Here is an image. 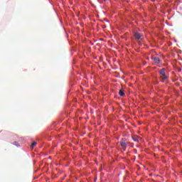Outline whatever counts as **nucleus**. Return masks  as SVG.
<instances>
[{
  "mask_svg": "<svg viewBox=\"0 0 182 182\" xmlns=\"http://www.w3.org/2000/svg\"><path fill=\"white\" fill-rule=\"evenodd\" d=\"M161 82H164V80L168 79V75L166 73V68H162L159 71Z\"/></svg>",
  "mask_w": 182,
  "mask_h": 182,
  "instance_id": "nucleus-1",
  "label": "nucleus"
},
{
  "mask_svg": "<svg viewBox=\"0 0 182 182\" xmlns=\"http://www.w3.org/2000/svg\"><path fill=\"white\" fill-rule=\"evenodd\" d=\"M121 146L122 147L124 151H126L128 143L126 141V139H122L120 142Z\"/></svg>",
  "mask_w": 182,
  "mask_h": 182,
  "instance_id": "nucleus-2",
  "label": "nucleus"
},
{
  "mask_svg": "<svg viewBox=\"0 0 182 182\" xmlns=\"http://www.w3.org/2000/svg\"><path fill=\"white\" fill-rule=\"evenodd\" d=\"M151 59L154 62V63H160V62H161L159 57L151 56Z\"/></svg>",
  "mask_w": 182,
  "mask_h": 182,
  "instance_id": "nucleus-3",
  "label": "nucleus"
},
{
  "mask_svg": "<svg viewBox=\"0 0 182 182\" xmlns=\"http://www.w3.org/2000/svg\"><path fill=\"white\" fill-rule=\"evenodd\" d=\"M134 36L135 39L139 41V40H140V38H141V34H140V33H134Z\"/></svg>",
  "mask_w": 182,
  "mask_h": 182,
  "instance_id": "nucleus-4",
  "label": "nucleus"
},
{
  "mask_svg": "<svg viewBox=\"0 0 182 182\" xmlns=\"http://www.w3.org/2000/svg\"><path fill=\"white\" fill-rule=\"evenodd\" d=\"M132 139H133L136 143H139V141H140V140H141V138H140L139 136H132Z\"/></svg>",
  "mask_w": 182,
  "mask_h": 182,
  "instance_id": "nucleus-5",
  "label": "nucleus"
},
{
  "mask_svg": "<svg viewBox=\"0 0 182 182\" xmlns=\"http://www.w3.org/2000/svg\"><path fill=\"white\" fill-rule=\"evenodd\" d=\"M36 144H38V143H36V141H34L31 144V145L30 146L31 149H33L35 147V146H36Z\"/></svg>",
  "mask_w": 182,
  "mask_h": 182,
  "instance_id": "nucleus-6",
  "label": "nucleus"
},
{
  "mask_svg": "<svg viewBox=\"0 0 182 182\" xmlns=\"http://www.w3.org/2000/svg\"><path fill=\"white\" fill-rule=\"evenodd\" d=\"M119 95V96H124V91H123V90H120Z\"/></svg>",
  "mask_w": 182,
  "mask_h": 182,
  "instance_id": "nucleus-7",
  "label": "nucleus"
}]
</instances>
